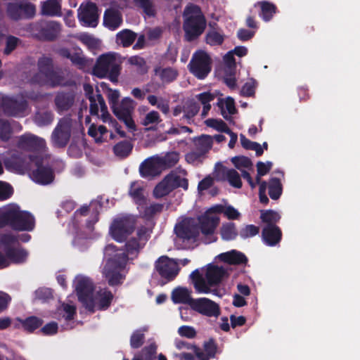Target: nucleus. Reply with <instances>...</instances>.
<instances>
[{
	"label": "nucleus",
	"mask_w": 360,
	"mask_h": 360,
	"mask_svg": "<svg viewBox=\"0 0 360 360\" xmlns=\"http://www.w3.org/2000/svg\"><path fill=\"white\" fill-rule=\"evenodd\" d=\"M75 101V97L72 94H60L57 95L55 98V103L58 110H68L72 107Z\"/></svg>",
	"instance_id": "nucleus-36"
},
{
	"label": "nucleus",
	"mask_w": 360,
	"mask_h": 360,
	"mask_svg": "<svg viewBox=\"0 0 360 360\" xmlns=\"http://www.w3.org/2000/svg\"><path fill=\"white\" fill-rule=\"evenodd\" d=\"M264 243L273 247L278 245L282 239V231L278 226H264L262 231Z\"/></svg>",
	"instance_id": "nucleus-24"
},
{
	"label": "nucleus",
	"mask_w": 360,
	"mask_h": 360,
	"mask_svg": "<svg viewBox=\"0 0 360 360\" xmlns=\"http://www.w3.org/2000/svg\"><path fill=\"white\" fill-rule=\"evenodd\" d=\"M129 195L139 206H143L146 204V198L143 194V188L137 182L133 181L131 183Z\"/></svg>",
	"instance_id": "nucleus-34"
},
{
	"label": "nucleus",
	"mask_w": 360,
	"mask_h": 360,
	"mask_svg": "<svg viewBox=\"0 0 360 360\" xmlns=\"http://www.w3.org/2000/svg\"><path fill=\"white\" fill-rule=\"evenodd\" d=\"M262 8V13L266 21L269 20L276 12V7L274 4L266 1L259 3Z\"/></svg>",
	"instance_id": "nucleus-59"
},
{
	"label": "nucleus",
	"mask_w": 360,
	"mask_h": 360,
	"mask_svg": "<svg viewBox=\"0 0 360 360\" xmlns=\"http://www.w3.org/2000/svg\"><path fill=\"white\" fill-rule=\"evenodd\" d=\"M46 159H4L6 169L18 174H28L30 178L40 185H48L55 179L53 168Z\"/></svg>",
	"instance_id": "nucleus-1"
},
{
	"label": "nucleus",
	"mask_w": 360,
	"mask_h": 360,
	"mask_svg": "<svg viewBox=\"0 0 360 360\" xmlns=\"http://www.w3.org/2000/svg\"><path fill=\"white\" fill-rule=\"evenodd\" d=\"M229 276L228 271L222 266L212 264H210L207 266L205 282L209 288L219 286Z\"/></svg>",
	"instance_id": "nucleus-17"
},
{
	"label": "nucleus",
	"mask_w": 360,
	"mask_h": 360,
	"mask_svg": "<svg viewBox=\"0 0 360 360\" xmlns=\"http://www.w3.org/2000/svg\"><path fill=\"white\" fill-rule=\"evenodd\" d=\"M18 321L23 330L30 333L39 328L44 323L42 319L35 316H30L24 319H18Z\"/></svg>",
	"instance_id": "nucleus-35"
},
{
	"label": "nucleus",
	"mask_w": 360,
	"mask_h": 360,
	"mask_svg": "<svg viewBox=\"0 0 360 360\" xmlns=\"http://www.w3.org/2000/svg\"><path fill=\"white\" fill-rule=\"evenodd\" d=\"M135 229V219L131 216L118 217L110 226L112 238L117 242L124 241Z\"/></svg>",
	"instance_id": "nucleus-7"
},
{
	"label": "nucleus",
	"mask_w": 360,
	"mask_h": 360,
	"mask_svg": "<svg viewBox=\"0 0 360 360\" xmlns=\"http://www.w3.org/2000/svg\"><path fill=\"white\" fill-rule=\"evenodd\" d=\"M75 123L70 117L60 120L52 134V140L55 145L63 147L68 144Z\"/></svg>",
	"instance_id": "nucleus-11"
},
{
	"label": "nucleus",
	"mask_w": 360,
	"mask_h": 360,
	"mask_svg": "<svg viewBox=\"0 0 360 360\" xmlns=\"http://www.w3.org/2000/svg\"><path fill=\"white\" fill-rule=\"evenodd\" d=\"M171 192L168 178H165V176L164 179L155 186L153 190V195L155 198H160L167 195Z\"/></svg>",
	"instance_id": "nucleus-47"
},
{
	"label": "nucleus",
	"mask_w": 360,
	"mask_h": 360,
	"mask_svg": "<svg viewBox=\"0 0 360 360\" xmlns=\"http://www.w3.org/2000/svg\"><path fill=\"white\" fill-rule=\"evenodd\" d=\"M135 107L134 101L130 98H124L120 103L112 107L113 113L116 117L122 120L128 128L135 129V123L131 118V112Z\"/></svg>",
	"instance_id": "nucleus-12"
},
{
	"label": "nucleus",
	"mask_w": 360,
	"mask_h": 360,
	"mask_svg": "<svg viewBox=\"0 0 360 360\" xmlns=\"http://www.w3.org/2000/svg\"><path fill=\"white\" fill-rule=\"evenodd\" d=\"M260 219L266 224L265 226H277L276 224L280 221L281 215L273 210H262Z\"/></svg>",
	"instance_id": "nucleus-38"
},
{
	"label": "nucleus",
	"mask_w": 360,
	"mask_h": 360,
	"mask_svg": "<svg viewBox=\"0 0 360 360\" xmlns=\"http://www.w3.org/2000/svg\"><path fill=\"white\" fill-rule=\"evenodd\" d=\"M114 295L110 290L106 288L101 289L94 298L95 306H97L98 310L105 311L110 307Z\"/></svg>",
	"instance_id": "nucleus-27"
},
{
	"label": "nucleus",
	"mask_w": 360,
	"mask_h": 360,
	"mask_svg": "<svg viewBox=\"0 0 360 360\" xmlns=\"http://www.w3.org/2000/svg\"><path fill=\"white\" fill-rule=\"evenodd\" d=\"M164 205L160 203H153L149 206H146L143 212L141 213L142 217L146 219H150L156 214L160 213L163 210Z\"/></svg>",
	"instance_id": "nucleus-51"
},
{
	"label": "nucleus",
	"mask_w": 360,
	"mask_h": 360,
	"mask_svg": "<svg viewBox=\"0 0 360 360\" xmlns=\"http://www.w3.org/2000/svg\"><path fill=\"white\" fill-rule=\"evenodd\" d=\"M179 159H145L139 166L140 175L149 180L161 174V173L174 166Z\"/></svg>",
	"instance_id": "nucleus-6"
},
{
	"label": "nucleus",
	"mask_w": 360,
	"mask_h": 360,
	"mask_svg": "<svg viewBox=\"0 0 360 360\" xmlns=\"http://www.w3.org/2000/svg\"><path fill=\"white\" fill-rule=\"evenodd\" d=\"M132 145L129 141H121L114 146V153L117 156H127L132 150Z\"/></svg>",
	"instance_id": "nucleus-53"
},
{
	"label": "nucleus",
	"mask_w": 360,
	"mask_h": 360,
	"mask_svg": "<svg viewBox=\"0 0 360 360\" xmlns=\"http://www.w3.org/2000/svg\"><path fill=\"white\" fill-rule=\"evenodd\" d=\"M20 211V208L16 204H9L0 209V229L11 228Z\"/></svg>",
	"instance_id": "nucleus-23"
},
{
	"label": "nucleus",
	"mask_w": 360,
	"mask_h": 360,
	"mask_svg": "<svg viewBox=\"0 0 360 360\" xmlns=\"http://www.w3.org/2000/svg\"><path fill=\"white\" fill-rule=\"evenodd\" d=\"M158 346L155 342L150 343L149 345L144 347L137 357L142 360H156L157 359Z\"/></svg>",
	"instance_id": "nucleus-46"
},
{
	"label": "nucleus",
	"mask_w": 360,
	"mask_h": 360,
	"mask_svg": "<svg viewBox=\"0 0 360 360\" xmlns=\"http://www.w3.org/2000/svg\"><path fill=\"white\" fill-rule=\"evenodd\" d=\"M136 7L141 9L148 16H154L156 13L154 4L150 0H133Z\"/></svg>",
	"instance_id": "nucleus-44"
},
{
	"label": "nucleus",
	"mask_w": 360,
	"mask_h": 360,
	"mask_svg": "<svg viewBox=\"0 0 360 360\" xmlns=\"http://www.w3.org/2000/svg\"><path fill=\"white\" fill-rule=\"evenodd\" d=\"M217 106L221 110V114L226 120H229L231 115L236 112L234 99L231 97L219 98Z\"/></svg>",
	"instance_id": "nucleus-32"
},
{
	"label": "nucleus",
	"mask_w": 360,
	"mask_h": 360,
	"mask_svg": "<svg viewBox=\"0 0 360 360\" xmlns=\"http://www.w3.org/2000/svg\"><path fill=\"white\" fill-rule=\"evenodd\" d=\"M39 72L34 77V81L39 84H47L51 86L65 84V78L62 74L54 70L52 60L48 57H42L38 62Z\"/></svg>",
	"instance_id": "nucleus-4"
},
{
	"label": "nucleus",
	"mask_w": 360,
	"mask_h": 360,
	"mask_svg": "<svg viewBox=\"0 0 360 360\" xmlns=\"http://www.w3.org/2000/svg\"><path fill=\"white\" fill-rule=\"evenodd\" d=\"M183 17L186 39L191 41L197 39L206 27V20L200 8L194 5L188 6L184 11Z\"/></svg>",
	"instance_id": "nucleus-2"
},
{
	"label": "nucleus",
	"mask_w": 360,
	"mask_h": 360,
	"mask_svg": "<svg viewBox=\"0 0 360 360\" xmlns=\"http://www.w3.org/2000/svg\"><path fill=\"white\" fill-rule=\"evenodd\" d=\"M155 269L165 283L174 281L180 271L178 263L167 256L160 257L155 263Z\"/></svg>",
	"instance_id": "nucleus-9"
},
{
	"label": "nucleus",
	"mask_w": 360,
	"mask_h": 360,
	"mask_svg": "<svg viewBox=\"0 0 360 360\" xmlns=\"http://www.w3.org/2000/svg\"><path fill=\"white\" fill-rule=\"evenodd\" d=\"M190 71L198 78H205L211 70V58L204 51H196L189 63Z\"/></svg>",
	"instance_id": "nucleus-10"
},
{
	"label": "nucleus",
	"mask_w": 360,
	"mask_h": 360,
	"mask_svg": "<svg viewBox=\"0 0 360 360\" xmlns=\"http://www.w3.org/2000/svg\"><path fill=\"white\" fill-rule=\"evenodd\" d=\"M240 141L242 146L247 149L252 150L256 152V155L259 156L262 154L263 149L262 146L255 142H252L246 139L243 135L240 136Z\"/></svg>",
	"instance_id": "nucleus-61"
},
{
	"label": "nucleus",
	"mask_w": 360,
	"mask_h": 360,
	"mask_svg": "<svg viewBox=\"0 0 360 360\" xmlns=\"http://www.w3.org/2000/svg\"><path fill=\"white\" fill-rule=\"evenodd\" d=\"M3 105L4 111L12 116H23L27 111V101L22 97L5 98Z\"/></svg>",
	"instance_id": "nucleus-18"
},
{
	"label": "nucleus",
	"mask_w": 360,
	"mask_h": 360,
	"mask_svg": "<svg viewBox=\"0 0 360 360\" xmlns=\"http://www.w3.org/2000/svg\"><path fill=\"white\" fill-rule=\"evenodd\" d=\"M269 195L272 200H276L280 198L283 192V186L280 179L273 177L269 181Z\"/></svg>",
	"instance_id": "nucleus-37"
},
{
	"label": "nucleus",
	"mask_w": 360,
	"mask_h": 360,
	"mask_svg": "<svg viewBox=\"0 0 360 360\" xmlns=\"http://www.w3.org/2000/svg\"><path fill=\"white\" fill-rule=\"evenodd\" d=\"M130 65L136 67L137 71L141 74H144L148 71V68L146 65L144 59L140 56H132L128 59Z\"/></svg>",
	"instance_id": "nucleus-58"
},
{
	"label": "nucleus",
	"mask_w": 360,
	"mask_h": 360,
	"mask_svg": "<svg viewBox=\"0 0 360 360\" xmlns=\"http://www.w3.org/2000/svg\"><path fill=\"white\" fill-rule=\"evenodd\" d=\"M98 17L97 8L93 3L82 4L78 9L79 20L85 25L95 27Z\"/></svg>",
	"instance_id": "nucleus-19"
},
{
	"label": "nucleus",
	"mask_w": 360,
	"mask_h": 360,
	"mask_svg": "<svg viewBox=\"0 0 360 360\" xmlns=\"http://www.w3.org/2000/svg\"><path fill=\"white\" fill-rule=\"evenodd\" d=\"M105 255L109 257L107 264L115 270H123L129 259L126 252L117 249L113 244H109L105 248Z\"/></svg>",
	"instance_id": "nucleus-13"
},
{
	"label": "nucleus",
	"mask_w": 360,
	"mask_h": 360,
	"mask_svg": "<svg viewBox=\"0 0 360 360\" xmlns=\"http://www.w3.org/2000/svg\"><path fill=\"white\" fill-rule=\"evenodd\" d=\"M75 286L78 300L90 313L95 312L94 299V284L88 277L79 276L75 278Z\"/></svg>",
	"instance_id": "nucleus-5"
},
{
	"label": "nucleus",
	"mask_w": 360,
	"mask_h": 360,
	"mask_svg": "<svg viewBox=\"0 0 360 360\" xmlns=\"http://www.w3.org/2000/svg\"><path fill=\"white\" fill-rule=\"evenodd\" d=\"M259 232V226L253 224L246 225L240 230L239 235L242 238H248L257 235Z\"/></svg>",
	"instance_id": "nucleus-62"
},
{
	"label": "nucleus",
	"mask_w": 360,
	"mask_h": 360,
	"mask_svg": "<svg viewBox=\"0 0 360 360\" xmlns=\"http://www.w3.org/2000/svg\"><path fill=\"white\" fill-rule=\"evenodd\" d=\"M219 257L224 262L233 265L246 264L248 261L244 253L236 250L221 253Z\"/></svg>",
	"instance_id": "nucleus-26"
},
{
	"label": "nucleus",
	"mask_w": 360,
	"mask_h": 360,
	"mask_svg": "<svg viewBox=\"0 0 360 360\" xmlns=\"http://www.w3.org/2000/svg\"><path fill=\"white\" fill-rule=\"evenodd\" d=\"M53 118V117L51 112L42 110L37 113L35 121L40 125H45L51 123Z\"/></svg>",
	"instance_id": "nucleus-63"
},
{
	"label": "nucleus",
	"mask_w": 360,
	"mask_h": 360,
	"mask_svg": "<svg viewBox=\"0 0 360 360\" xmlns=\"http://www.w3.org/2000/svg\"><path fill=\"white\" fill-rule=\"evenodd\" d=\"M220 233L221 238L224 240H234L238 234L233 222L224 224L220 229Z\"/></svg>",
	"instance_id": "nucleus-42"
},
{
	"label": "nucleus",
	"mask_w": 360,
	"mask_h": 360,
	"mask_svg": "<svg viewBox=\"0 0 360 360\" xmlns=\"http://www.w3.org/2000/svg\"><path fill=\"white\" fill-rule=\"evenodd\" d=\"M35 225L34 217L28 212L20 210L11 229L18 231H31Z\"/></svg>",
	"instance_id": "nucleus-22"
},
{
	"label": "nucleus",
	"mask_w": 360,
	"mask_h": 360,
	"mask_svg": "<svg viewBox=\"0 0 360 360\" xmlns=\"http://www.w3.org/2000/svg\"><path fill=\"white\" fill-rule=\"evenodd\" d=\"M194 288L198 293L208 294L209 286L205 282V276L200 274L198 269L194 270L190 275Z\"/></svg>",
	"instance_id": "nucleus-33"
},
{
	"label": "nucleus",
	"mask_w": 360,
	"mask_h": 360,
	"mask_svg": "<svg viewBox=\"0 0 360 360\" xmlns=\"http://www.w3.org/2000/svg\"><path fill=\"white\" fill-rule=\"evenodd\" d=\"M41 13L46 15H56L60 13V5L58 0H48L43 3Z\"/></svg>",
	"instance_id": "nucleus-43"
},
{
	"label": "nucleus",
	"mask_w": 360,
	"mask_h": 360,
	"mask_svg": "<svg viewBox=\"0 0 360 360\" xmlns=\"http://www.w3.org/2000/svg\"><path fill=\"white\" fill-rule=\"evenodd\" d=\"M60 31V25L56 22H49L41 27V34L47 39H53Z\"/></svg>",
	"instance_id": "nucleus-39"
},
{
	"label": "nucleus",
	"mask_w": 360,
	"mask_h": 360,
	"mask_svg": "<svg viewBox=\"0 0 360 360\" xmlns=\"http://www.w3.org/2000/svg\"><path fill=\"white\" fill-rule=\"evenodd\" d=\"M184 115L186 119H191L194 117L199 111V105L193 101L188 100L184 103Z\"/></svg>",
	"instance_id": "nucleus-52"
},
{
	"label": "nucleus",
	"mask_w": 360,
	"mask_h": 360,
	"mask_svg": "<svg viewBox=\"0 0 360 360\" xmlns=\"http://www.w3.org/2000/svg\"><path fill=\"white\" fill-rule=\"evenodd\" d=\"M194 348L195 355L198 360H210L211 358H214L217 351V345L213 338H210L203 344V348L205 353L203 352L198 347Z\"/></svg>",
	"instance_id": "nucleus-25"
},
{
	"label": "nucleus",
	"mask_w": 360,
	"mask_h": 360,
	"mask_svg": "<svg viewBox=\"0 0 360 360\" xmlns=\"http://www.w3.org/2000/svg\"><path fill=\"white\" fill-rule=\"evenodd\" d=\"M165 178H168V183L172 191L179 187L185 191L188 188V181L186 178H181L180 176L173 174L166 175Z\"/></svg>",
	"instance_id": "nucleus-41"
},
{
	"label": "nucleus",
	"mask_w": 360,
	"mask_h": 360,
	"mask_svg": "<svg viewBox=\"0 0 360 360\" xmlns=\"http://www.w3.org/2000/svg\"><path fill=\"white\" fill-rule=\"evenodd\" d=\"M207 126L214 128L219 131L231 133V130L226 124L221 120L208 119L205 121Z\"/></svg>",
	"instance_id": "nucleus-56"
},
{
	"label": "nucleus",
	"mask_w": 360,
	"mask_h": 360,
	"mask_svg": "<svg viewBox=\"0 0 360 360\" xmlns=\"http://www.w3.org/2000/svg\"><path fill=\"white\" fill-rule=\"evenodd\" d=\"M85 94L90 102V113L93 115L98 116L99 110L101 111V119L106 122L110 120V115L108 111V108L105 101L99 93L98 90L94 91L93 86L89 84H84L83 86Z\"/></svg>",
	"instance_id": "nucleus-8"
},
{
	"label": "nucleus",
	"mask_w": 360,
	"mask_h": 360,
	"mask_svg": "<svg viewBox=\"0 0 360 360\" xmlns=\"http://www.w3.org/2000/svg\"><path fill=\"white\" fill-rule=\"evenodd\" d=\"M120 270H115L111 269L106 273V278L108 284L111 286H115L121 284L123 282L125 276L120 272Z\"/></svg>",
	"instance_id": "nucleus-49"
},
{
	"label": "nucleus",
	"mask_w": 360,
	"mask_h": 360,
	"mask_svg": "<svg viewBox=\"0 0 360 360\" xmlns=\"http://www.w3.org/2000/svg\"><path fill=\"white\" fill-rule=\"evenodd\" d=\"M36 13L35 6L28 2L11 3L7 6V14L13 20L32 18Z\"/></svg>",
	"instance_id": "nucleus-16"
},
{
	"label": "nucleus",
	"mask_w": 360,
	"mask_h": 360,
	"mask_svg": "<svg viewBox=\"0 0 360 360\" xmlns=\"http://www.w3.org/2000/svg\"><path fill=\"white\" fill-rule=\"evenodd\" d=\"M212 137L208 135H202L194 139V150L198 155H205L212 146Z\"/></svg>",
	"instance_id": "nucleus-31"
},
{
	"label": "nucleus",
	"mask_w": 360,
	"mask_h": 360,
	"mask_svg": "<svg viewBox=\"0 0 360 360\" xmlns=\"http://www.w3.org/2000/svg\"><path fill=\"white\" fill-rule=\"evenodd\" d=\"M136 34L130 30H124L116 36V41L124 47L129 46L136 39Z\"/></svg>",
	"instance_id": "nucleus-40"
},
{
	"label": "nucleus",
	"mask_w": 360,
	"mask_h": 360,
	"mask_svg": "<svg viewBox=\"0 0 360 360\" xmlns=\"http://www.w3.org/2000/svg\"><path fill=\"white\" fill-rule=\"evenodd\" d=\"M226 181L229 184L236 188H240L243 186L242 181L238 172L234 169H230L229 173L226 174Z\"/></svg>",
	"instance_id": "nucleus-55"
},
{
	"label": "nucleus",
	"mask_w": 360,
	"mask_h": 360,
	"mask_svg": "<svg viewBox=\"0 0 360 360\" xmlns=\"http://www.w3.org/2000/svg\"><path fill=\"white\" fill-rule=\"evenodd\" d=\"M199 231L206 236H212L216 228L219 224V217L217 216L209 215L207 212L198 218Z\"/></svg>",
	"instance_id": "nucleus-20"
},
{
	"label": "nucleus",
	"mask_w": 360,
	"mask_h": 360,
	"mask_svg": "<svg viewBox=\"0 0 360 360\" xmlns=\"http://www.w3.org/2000/svg\"><path fill=\"white\" fill-rule=\"evenodd\" d=\"M5 257L11 263L22 264L25 262L28 252L23 248H8L5 250Z\"/></svg>",
	"instance_id": "nucleus-30"
},
{
	"label": "nucleus",
	"mask_w": 360,
	"mask_h": 360,
	"mask_svg": "<svg viewBox=\"0 0 360 360\" xmlns=\"http://www.w3.org/2000/svg\"><path fill=\"white\" fill-rule=\"evenodd\" d=\"M191 309L207 317H218L221 313L219 305L206 297L194 299Z\"/></svg>",
	"instance_id": "nucleus-14"
},
{
	"label": "nucleus",
	"mask_w": 360,
	"mask_h": 360,
	"mask_svg": "<svg viewBox=\"0 0 360 360\" xmlns=\"http://www.w3.org/2000/svg\"><path fill=\"white\" fill-rule=\"evenodd\" d=\"M121 61L115 53H108L100 56L93 68V75L98 78L108 77L110 81L116 82L120 72Z\"/></svg>",
	"instance_id": "nucleus-3"
},
{
	"label": "nucleus",
	"mask_w": 360,
	"mask_h": 360,
	"mask_svg": "<svg viewBox=\"0 0 360 360\" xmlns=\"http://www.w3.org/2000/svg\"><path fill=\"white\" fill-rule=\"evenodd\" d=\"M176 236L183 241L196 240L199 236V227L193 219H189L182 221L174 227Z\"/></svg>",
	"instance_id": "nucleus-15"
},
{
	"label": "nucleus",
	"mask_w": 360,
	"mask_h": 360,
	"mask_svg": "<svg viewBox=\"0 0 360 360\" xmlns=\"http://www.w3.org/2000/svg\"><path fill=\"white\" fill-rule=\"evenodd\" d=\"M145 335L141 330H136L130 338V346L132 349H139L144 343Z\"/></svg>",
	"instance_id": "nucleus-54"
},
{
	"label": "nucleus",
	"mask_w": 360,
	"mask_h": 360,
	"mask_svg": "<svg viewBox=\"0 0 360 360\" xmlns=\"http://www.w3.org/2000/svg\"><path fill=\"white\" fill-rule=\"evenodd\" d=\"M226 167L224 166L220 162L216 163L214 167V176L217 181H226L227 179L226 174L229 170Z\"/></svg>",
	"instance_id": "nucleus-57"
},
{
	"label": "nucleus",
	"mask_w": 360,
	"mask_h": 360,
	"mask_svg": "<svg viewBox=\"0 0 360 360\" xmlns=\"http://www.w3.org/2000/svg\"><path fill=\"white\" fill-rule=\"evenodd\" d=\"M122 22V15L120 10L116 8H109L105 11L104 14V25L109 29L115 30L117 28Z\"/></svg>",
	"instance_id": "nucleus-28"
},
{
	"label": "nucleus",
	"mask_w": 360,
	"mask_h": 360,
	"mask_svg": "<svg viewBox=\"0 0 360 360\" xmlns=\"http://www.w3.org/2000/svg\"><path fill=\"white\" fill-rule=\"evenodd\" d=\"M155 73L162 82H169L174 80L177 76V72L171 68H162L160 67L155 69Z\"/></svg>",
	"instance_id": "nucleus-45"
},
{
	"label": "nucleus",
	"mask_w": 360,
	"mask_h": 360,
	"mask_svg": "<svg viewBox=\"0 0 360 360\" xmlns=\"http://www.w3.org/2000/svg\"><path fill=\"white\" fill-rule=\"evenodd\" d=\"M191 291L184 287H178L172 292V300L174 304H185L191 307L194 298L191 296Z\"/></svg>",
	"instance_id": "nucleus-29"
},
{
	"label": "nucleus",
	"mask_w": 360,
	"mask_h": 360,
	"mask_svg": "<svg viewBox=\"0 0 360 360\" xmlns=\"http://www.w3.org/2000/svg\"><path fill=\"white\" fill-rule=\"evenodd\" d=\"M161 121L159 113L157 111L152 110L146 115L141 123L144 126H148L153 124H158Z\"/></svg>",
	"instance_id": "nucleus-64"
},
{
	"label": "nucleus",
	"mask_w": 360,
	"mask_h": 360,
	"mask_svg": "<svg viewBox=\"0 0 360 360\" xmlns=\"http://www.w3.org/2000/svg\"><path fill=\"white\" fill-rule=\"evenodd\" d=\"M147 99L151 105H157V108L164 114H167L169 112V106L167 101L163 100L162 98H158L155 95H149Z\"/></svg>",
	"instance_id": "nucleus-50"
},
{
	"label": "nucleus",
	"mask_w": 360,
	"mask_h": 360,
	"mask_svg": "<svg viewBox=\"0 0 360 360\" xmlns=\"http://www.w3.org/2000/svg\"><path fill=\"white\" fill-rule=\"evenodd\" d=\"M18 146L21 149L27 150H34L39 153L45 151V141L40 138L33 135H24L20 138Z\"/></svg>",
	"instance_id": "nucleus-21"
},
{
	"label": "nucleus",
	"mask_w": 360,
	"mask_h": 360,
	"mask_svg": "<svg viewBox=\"0 0 360 360\" xmlns=\"http://www.w3.org/2000/svg\"><path fill=\"white\" fill-rule=\"evenodd\" d=\"M207 44L211 46L220 45L224 41V37L214 30L210 31L205 37Z\"/></svg>",
	"instance_id": "nucleus-60"
},
{
	"label": "nucleus",
	"mask_w": 360,
	"mask_h": 360,
	"mask_svg": "<svg viewBox=\"0 0 360 360\" xmlns=\"http://www.w3.org/2000/svg\"><path fill=\"white\" fill-rule=\"evenodd\" d=\"M144 243L140 242L136 238H131L126 244V253L127 255L136 257L140 251L144 246Z\"/></svg>",
	"instance_id": "nucleus-48"
}]
</instances>
